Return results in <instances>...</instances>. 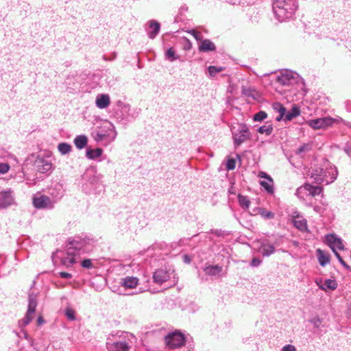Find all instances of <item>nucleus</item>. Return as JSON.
<instances>
[{
    "mask_svg": "<svg viewBox=\"0 0 351 351\" xmlns=\"http://www.w3.org/2000/svg\"><path fill=\"white\" fill-rule=\"evenodd\" d=\"M208 70L210 76L214 77L218 73L222 71L223 68L221 66H208Z\"/></svg>",
    "mask_w": 351,
    "mask_h": 351,
    "instance_id": "nucleus-40",
    "label": "nucleus"
},
{
    "mask_svg": "<svg viewBox=\"0 0 351 351\" xmlns=\"http://www.w3.org/2000/svg\"><path fill=\"white\" fill-rule=\"evenodd\" d=\"M222 270V267L218 265H208L203 268V271L206 276L215 278L220 277Z\"/></svg>",
    "mask_w": 351,
    "mask_h": 351,
    "instance_id": "nucleus-17",
    "label": "nucleus"
},
{
    "mask_svg": "<svg viewBox=\"0 0 351 351\" xmlns=\"http://www.w3.org/2000/svg\"><path fill=\"white\" fill-rule=\"evenodd\" d=\"M267 117V114L264 111H259L258 112L256 113L254 115L253 120L254 121H262L265 119H266Z\"/></svg>",
    "mask_w": 351,
    "mask_h": 351,
    "instance_id": "nucleus-44",
    "label": "nucleus"
},
{
    "mask_svg": "<svg viewBox=\"0 0 351 351\" xmlns=\"http://www.w3.org/2000/svg\"><path fill=\"white\" fill-rule=\"evenodd\" d=\"M95 104L97 107L100 109L106 108L110 104L109 95L106 94H101L97 95Z\"/></svg>",
    "mask_w": 351,
    "mask_h": 351,
    "instance_id": "nucleus-20",
    "label": "nucleus"
},
{
    "mask_svg": "<svg viewBox=\"0 0 351 351\" xmlns=\"http://www.w3.org/2000/svg\"><path fill=\"white\" fill-rule=\"evenodd\" d=\"M260 184L265 189V190L269 194H273L274 192V186H273V180L271 181H261Z\"/></svg>",
    "mask_w": 351,
    "mask_h": 351,
    "instance_id": "nucleus-36",
    "label": "nucleus"
},
{
    "mask_svg": "<svg viewBox=\"0 0 351 351\" xmlns=\"http://www.w3.org/2000/svg\"><path fill=\"white\" fill-rule=\"evenodd\" d=\"M314 210L319 214H322L324 213V208L319 206H315L313 207Z\"/></svg>",
    "mask_w": 351,
    "mask_h": 351,
    "instance_id": "nucleus-58",
    "label": "nucleus"
},
{
    "mask_svg": "<svg viewBox=\"0 0 351 351\" xmlns=\"http://www.w3.org/2000/svg\"><path fill=\"white\" fill-rule=\"evenodd\" d=\"M317 252H319L318 259L319 264L322 266H325L330 261L328 256L323 254L320 250H318Z\"/></svg>",
    "mask_w": 351,
    "mask_h": 351,
    "instance_id": "nucleus-41",
    "label": "nucleus"
},
{
    "mask_svg": "<svg viewBox=\"0 0 351 351\" xmlns=\"http://www.w3.org/2000/svg\"><path fill=\"white\" fill-rule=\"evenodd\" d=\"M308 149V145H303L302 146H301L298 149V154H301L302 152H306Z\"/></svg>",
    "mask_w": 351,
    "mask_h": 351,
    "instance_id": "nucleus-57",
    "label": "nucleus"
},
{
    "mask_svg": "<svg viewBox=\"0 0 351 351\" xmlns=\"http://www.w3.org/2000/svg\"><path fill=\"white\" fill-rule=\"evenodd\" d=\"M327 244L330 246L332 252L337 251L336 249L343 250L344 245L341 238L337 237L335 234H329L326 236Z\"/></svg>",
    "mask_w": 351,
    "mask_h": 351,
    "instance_id": "nucleus-14",
    "label": "nucleus"
},
{
    "mask_svg": "<svg viewBox=\"0 0 351 351\" xmlns=\"http://www.w3.org/2000/svg\"><path fill=\"white\" fill-rule=\"evenodd\" d=\"M333 252H334L335 256L337 257V258L338 259V261H339V263L341 262V260H343L342 258V257L340 256L339 252H337V251H335Z\"/></svg>",
    "mask_w": 351,
    "mask_h": 351,
    "instance_id": "nucleus-62",
    "label": "nucleus"
},
{
    "mask_svg": "<svg viewBox=\"0 0 351 351\" xmlns=\"http://www.w3.org/2000/svg\"><path fill=\"white\" fill-rule=\"evenodd\" d=\"M160 29V24L156 20H150L146 24L145 30L149 38L154 39Z\"/></svg>",
    "mask_w": 351,
    "mask_h": 351,
    "instance_id": "nucleus-16",
    "label": "nucleus"
},
{
    "mask_svg": "<svg viewBox=\"0 0 351 351\" xmlns=\"http://www.w3.org/2000/svg\"><path fill=\"white\" fill-rule=\"evenodd\" d=\"M295 195L302 200H305L308 197V191L304 184L297 189Z\"/></svg>",
    "mask_w": 351,
    "mask_h": 351,
    "instance_id": "nucleus-35",
    "label": "nucleus"
},
{
    "mask_svg": "<svg viewBox=\"0 0 351 351\" xmlns=\"http://www.w3.org/2000/svg\"><path fill=\"white\" fill-rule=\"evenodd\" d=\"M258 132L260 134H265L266 135H270L273 132V127L271 125H264L258 128Z\"/></svg>",
    "mask_w": 351,
    "mask_h": 351,
    "instance_id": "nucleus-39",
    "label": "nucleus"
},
{
    "mask_svg": "<svg viewBox=\"0 0 351 351\" xmlns=\"http://www.w3.org/2000/svg\"><path fill=\"white\" fill-rule=\"evenodd\" d=\"M152 278L154 282L158 285H162L169 280L171 278H173L172 280L173 285L178 281L177 278L175 277L173 271L162 268L156 270L153 274Z\"/></svg>",
    "mask_w": 351,
    "mask_h": 351,
    "instance_id": "nucleus-9",
    "label": "nucleus"
},
{
    "mask_svg": "<svg viewBox=\"0 0 351 351\" xmlns=\"http://www.w3.org/2000/svg\"><path fill=\"white\" fill-rule=\"evenodd\" d=\"M306 191H308V195L311 197H314L317 195H319L323 192V187L319 186H313L311 184H304Z\"/></svg>",
    "mask_w": 351,
    "mask_h": 351,
    "instance_id": "nucleus-28",
    "label": "nucleus"
},
{
    "mask_svg": "<svg viewBox=\"0 0 351 351\" xmlns=\"http://www.w3.org/2000/svg\"><path fill=\"white\" fill-rule=\"evenodd\" d=\"M49 197L51 199L57 204L64 195V189L62 185L56 183L53 186L49 189Z\"/></svg>",
    "mask_w": 351,
    "mask_h": 351,
    "instance_id": "nucleus-15",
    "label": "nucleus"
},
{
    "mask_svg": "<svg viewBox=\"0 0 351 351\" xmlns=\"http://www.w3.org/2000/svg\"><path fill=\"white\" fill-rule=\"evenodd\" d=\"M310 322L314 326L315 328H318L322 324V319L318 316H315L310 320Z\"/></svg>",
    "mask_w": 351,
    "mask_h": 351,
    "instance_id": "nucleus-45",
    "label": "nucleus"
},
{
    "mask_svg": "<svg viewBox=\"0 0 351 351\" xmlns=\"http://www.w3.org/2000/svg\"><path fill=\"white\" fill-rule=\"evenodd\" d=\"M65 315L69 320H74L75 319L74 311L71 308L66 309Z\"/></svg>",
    "mask_w": 351,
    "mask_h": 351,
    "instance_id": "nucleus-49",
    "label": "nucleus"
},
{
    "mask_svg": "<svg viewBox=\"0 0 351 351\" xmlns=\"http://www.w3.org/2000/svg\"><path fill=\"white\" fill-rule=\"evenodd\" d=\"M116 136L115 128L110 122H106L99 130L93 133L94 140L105 146L114 141Z\"/></svg>",
    "mask_w": 351,
    "mask_h": 351,
    "instance_id": "nucleus-4",
    "label": "nucleus"
},
{
    "mask_svg": "<svg viewBox=\"0 0 351 351\" xmlns=\"http://www.w3.org/2000/svg\"><path fill=\"white\" fill-rule=\"evenodd\" d=\"M238 201L240 204V206L243 209H247L250 207V201L249 198L247 196H244L242 195H239L238 196Z\"/></svg>",
    "mask_w": 351,
    "mask_h": 351,
    "instance_id": "nucleus-37",
    "label": "nucleus"
},
{
    "mask_svg": "<svg viewBox=\"0 0 351 351\" xmlns=\"http://www.w3.org/2000/svg\"><path fill=\"white\" fill-rule=\"evenodd\" d=\"M215 49V45L209 39H202L199 45V51L202 52L213 51Z\"/></svg>",
    "mask_w": 351,
    "mask_h": 351,
    "instance_id": "nucleus-22",
    "label": "nucleus"
},
{
    "mask_svg": "<svg viewBox=\"0 0 351 351\" xmlns=\"http://www.w3.org/2000/svg\"><path fill=\"white\" fill-rule=\"evenodd\" d=\"M103 150L101 148H96L95 149H88L86 152V156L88 159L95 160L101 156Z\"/></svg>",
    "mask_w": 351,
    "mask_h": 351,
    "instance_id": "nucleus-31",
    "label": "nucleus"
},
{
    "mask_svg": "<svg viewBox=\"0 0 351 351\" xmlns=\"http://www.w3.org/2000/svg\"><path fill=\"white\" fill-rule=\"evenodd\" d=\"M189 33L193 35V36L197 40L202 41V36L199 32H197L195 29H191L189 31Z\"/></svg>",
    "mask_w": 351,
    "mask_h": 351,
    "instance_id": "nucleus-47",
    "label": "nucleus"
},
{
    "mask_svg": "<svg viewBox=\"0 0 351 351\" xmlns=\"http://www.w3.org/2000/svg\"><path fill=\"white\" fill-rule=\"evenodd\" d=\"M300 114V108L294 105L293 106L291 110L285 112V115L283 117V120L285 121H291L293 119L297 117Z\"/></svg>",
    "mask_w": 351,
    "mask_h": 351,
    "instance_id": "nucleus-26",
    "label": "nucleus"
},
{
    "mask_svg": "<svg viewBox=\"0 0 351 351\" xmlns=\"http://www.w3.org/2000/svg\"><path fill=\"white\" fill-rule=\"evenodd\" d=\"M262 263V260L258 258H253L252 259V261L250 263V265L252 267H258Z\"/></svg>",
    "mask_w": 351,
    "mask_h": 351,
    "instance_id": "nucleus-51",
    "label": "nucleus"
},
{
    "mask_svg": "<svg viewBox=\"0 0 351 351\" xmlns=\"http://www.w3.org/2000/svg\"><path fill=\"white\" fill-rule=\"evenodd\" d=\"M81 265L82 267L85 269H92L93 268V265L92 263V261L90 259H84L81 262Z\"/></svg>",
    "mask_w": 351,
    "mask_h": 351,
    "instance_id": "nucleus-46",
    "label": "nucleus"
},
{
    "mask_svg": "<svg viewBox=\"0 0 351 351\" xmlns=\"http://www.w3.org/2000/svg\"><path fill=\"white\" fill-rule=\"evenodd\" d=\"M242 94L247 97L255 98L256 92L255 89L252 87L242 86Z\"/></svg>",
    "mask_w": 351,
    "mask_h": 351,
    "instance_id": "nucleus-38",
    "label": "nucleus"
},
{
    "mask_svg": "<svg viewBox=\"0 0 351 351\" xmlns=\"http://www.w3.org/2000/svg\"><path fill=\"white\" fill-rule=\"evenodd\" d=\"M298 8L296 0H274L273 2L274 15L280 22L291 19Z\"/></svg>",
    "mask_w": 351,
    "mask_h": 351,
    "instance_id": "nucleus-3",
    "label": "nucleus"
},
{
    "mask_svg": "<svg viewBox=\"0 0 351 351\" xmlns=\"http://www.w3.org/2000/svg\"><path fill=\"white\" fill-rule=\"evenodd\" d=\"M45 323V320L42 316H39L37 319L38 325H42Z\"/></svg>",
    "mask_w": 351,
    "mask_h": 351,
    "instance_id": "nucleus-61",
    "label": "nucleus"
},
{
    "mask_svg": "<svg viewBox=\"0 0 351 351\" xmlns=\"http://www.w3.org/2000/svg\"><path fill=\"white\" fill-rule=\"evenodd\" d=\"M14 204L13 191L10 189L0 192V208H6Z\"/></svg>",
    "mask_w": 351,
    "mask_h": 351,
    "instance_id": "nucleus-12",
    "label": "nucleus"
},
{
    "mask_svg": "<svg viewBox=\"0 0 351 351\" xmlns=\"http://www.w3.org/2000/svg\"><path fill=\"white\" fill-rule=\"evenodd\" d=\"M122 112L127 114L126 119L128 121H130L131 119H134L136 118L140 114L141 109L139 108H131V107L128 105H125L122 108Z\"/></svg>",
    "mask_w": 351,
    "mask_h": 351,
    "instance_id": "nucleus-21",
    "label": "nucleus"
},
{
    "mask_svg": "<svg viewBox=\"0 0 351 351\" xmlns=\"http://www.w3.org/2000/svg\"><path fill=\"white\" fill-rule=\"evenodd\" d=\"M165 342L170 349L179 348L184 344L186 338L180 332L175 331L165 336Z\"/></svg>",
    "mask_w": 351,
    "mask_h": 351,
    "instance_id": "nucleus-8",
    "label": "nucleus"
},
{
    "mask_svg": "<svg viewBox=\"0 0 351 351\" xmlns=\"http://www.w3.org/2000/svg\"><path fill=\"white\" fill-rule=\"evenodd\" d=\"M58 149L62 155H66L71 152L72 147L67 143H60L58 145Z\"/></svg>",
    "mask_w": 351,
    "mask_h": 351,
    "instance_id": "nucleus-34",
    "label": "nucleus"
},
{
    "mask_svg": "<svg viewBox=\"0 0 351 351\" xmlns=\"http://www.w3.org/2000/svg\"><path fill=\"white\" fill-rule=\"evenodd\" d=\"M134 336L130 332H125L123 337L119 340L111 341L108 340L106 342V348L108 351H130Z\"/></svg>",
    "mask_w": 351,
    "mask_h": 351,
    "instance_id": "nucleus-5",
    "label": "nucleus"
},
{
    "mask_svg": "<svg viewBox=\"0 0 351 351\" xmlns=\"http://www.w3.org/2000/svg\"><path fill=\"white\" fill-rule=\"evenodd\" d=\"M333 119H334V120H335V121H334V123H339V122H341V123H343V121H346L345 120H343L342 118H341V117H337V118H336V119H335V118H333Z\"/></svg>",
    "mask_w": 351,
    "mask_h": 351,
    "instance_id": "nucleus-63",
    "label": "nucleus"
},
{
    "mask_svg": "<svg viewBox=\"0 0 351 351\" xmlns=\"http://www.w3.org/2000/svg\"><path fill=\"white\" fill-rule=\"evenodd\" d=\"M36 306V295L34 293L29 294L27 311L25 314V316L19 322V326L21 328L29 324L33 319Z\"/></svg>",
    "mask_w": 351,
    "mask_h": 351,
    "instance_id": "nucleus-7",
    "label": "nucleus"
},
{
    "mask_svg": "<svg viewBox=\"0 0 351 351\" xmlns=\"http://www.w3.org/2000/svg\"><path fill=\"white\" fill-rule=\"evenodd\" d=\"M338 176L337 167L325 160L319 167H312L306 172V176L318 184H330L335 182Z\"/></svg>",
    "mask_w": 351,
    "mask_h": 351,
    "instance_id": "nucleus-1",
    "label": "nucleus"
},
{
    "mask_svg": "<svg viewBox=\"0 0 351 351\" xmlns=\"http://www.w3.org/2000/svg\"><path fill=\"white\" fill-rule=\"evenodd\" d=\"M73 143L78 149H82L87 145L88 138L86 135L84 134L77 135L74 138Z\"/></svg>",
    "mask_w": 351,
    "mask_h": 351,
    "instance_id": "nucleus-27",
    "label": "nucleus"
},
{
    "mask_svg": "<svg viewBox=\"0 0 351 351\" xmlns=\"http://www.w3.org/2000/svg\"><path fill=\"white\" fill-rule=\"evenodd\" d=\"M275 247L273 245L263 243L260 247V252L263 256H269L274 254Z\"/></svg>",
    "mask_w": 351,
    "mask_h": 351,
    "instance_id": "nucleus-29",
    "label": "nucleus"
},
{
    "mask_svg": "<svg viewBox=\"0 0 351 351\" xmlns=\"http://www.w3.org/2000/svg\"><path fill=\"white\" fill-rule=\"evenodd\" d=\"M334 119L328 116L322 118L311 119L307 124L314 130L326 129L334 124Z\"/></svg>",
    "mask_w": 351,
    "mask_h": 351,
    "instance_id": "nucleus-11",
    "label": "nucleus"
},
{
    "mask_svg": "<svg viewBox=\"0 0 351 351\" xmlns=\"http://www.w3.org/2000/svg\"><path fill=\"white\" fill-rule=\"evenodd\" d=\"M181 44L182 45L183 49L185 51H189L192 47L191 42L186 37L182 38Z\"/></svg>",
    "mask_w": 351,
    "mask_h": 351,
    "instance_id": "nucleus-43",
    "label": "nucleus"
},
{
    "mask_svg": "<svg viewBox=\"0 0 351 351\" xmlns=\"http://www.w3.org/2000/svg\"><path fill=\"white\" fill-rule=\"evenodd\" d=\"M273 108L276 111L279 112V115L276 118V121H280L282 120L285 115L286 108L279 102L274 103Z\"/></svg>",
    "mask_w": 351,
    "mask_h": 351,
    "instance_id": "nucleus-32",
    "label": "nucleus"
},
{
    "mask_svg": "<svg viewBox=\"0 0 351 351\" xmlns=\"http://www.w3.org/2000/svg\"><path fill=\"white\" fill-rule=\"evenodd\" d=\"M259 213L262 217L266 219H274L275 217V214L273 212L269 211L265 209H261Z\"/></svg>",
    "mask_w": 351,
    "mask_h": 351,
    "instance_id": "nucleus-42",
    "label": "nucleus"
},
{
    "mask_svg": "<svg viewBox=\"0 0 351 351\" xmlns=\"http://www.w3.org/2000/svg\"><path fill=\"white\" fill-rule=\"evenodd\" d=\"M86 177L88 183L92 186L95 192H100L104 188V185L102 184L103 176L101 174H97L95 173L91 174L87 173Z\"/></svg>",
    "mask_w": 351,
    "mask_h": 351,
    "instance_id": "nucleus-13",
    "label": "nucleus"
},
{
    "mask_svg": "<svg viewBox=\"0 0 351 351\" xmlns=\"http://www.w3.org/2000/svg\"><path fill=\"white\" fill-rule=\"evenodd\" d=\"M10 166L7 163H0V173H5L9 171Z\"/></svg>",
    "mask_w": 351,
    "mask_h": 351,
    "instance_id": "nucleus-50",
    "label": "nucleus"
},
{
    "mask_svg": "<svg viewBox=\"0 0 351 351\" xmlns=\"http://www.w3.org/2000/svg\"><path fill=\"white\" fill-rule=\"evenodd\" d=\"M340 263L342 265V266H343L345 269H348V270H349V271H351V267H350V266H349V265H348V264H347V263H346L343 260H341Z\"/></svg>",
    "mask_w": 351,
    "mask_h": 351,
    "instance_id": "nucleus-59",
    "label": "nucleus"
},
{
    "mask_svg": "<svg viewBox=\"0 0 351 351\" xmlns=\"http://www.w3.org/2000/svg\"><path fill=\"white\" fill-rule=\"evenodd\" d=\"M36 167L38 172L45 173L51 170L52 164L46 160L41 159L36 161Z\"/></svg>",
    "mask_w": 351,
    "mask_h": 351,
    "instance_id": "nucleus-23",
    "label": "nucleus"
},
{
    "mask_svg": "<svg viewBox=\"0 0 351 351\" xmlns=\"http://www.w3.org/2000/svg\"><path fill=\"white\" fill-rule=\"evenodd\" d=\"M343 151L346 152V154L349 156L351 157V143H346L344 147Z\"/></svg>",
    "mask_w": 351,
    "mask_h": 351,
    "instance_id": "nucleus-52",
    "label": "nucleus"
},
{
    "mask_svg": "<svg viewBox=\"0 0 351 351\" xmlns=\"http://www.w3.org/2000/svg\"><path fill=\"white\" fill-rule=\"evenodd\" d=\"M121 285L125 288L133 289L138 284V279L134 276H127L121 279Z\"/></svg>",
    "mask_w": 351,
    "mask_h": 351,
    "instance_id": "nucleus-24",
    "label": "nucleus"
},
{
    "mask_svg": "<svg viewBox=\"0 0 351 351\" xmlns=\"http://www.w3.org/2000/svg\"><path fill=\"white\" fill-rule=\"evenodd\" d=\"M96 243V240L87 234H80L68 239L66 242L67 252L69 254L77 256L89 254L93 252Z\"/></svg>",
    "mask_w": 351,
    "mask_h": 351,
    "instance_id": "nucleus-2",
    "label": "nucleus"
},
{
    "mask_svg": "<svg viewBox=\"0 0 351 351\" xmlns=\"http://www.w3.org/2000/svg\"><path fill=\"white\" fill-rule=\"evenodd\" d=\"M316 284L317 285V286L319 287L320 286L323 285L324 284L322 283V279H317L316 281H315Z\"/></svg>",
    "mask_w": 351,
    "mask_h": 351,
    "instance_id": "nucleus-64",
    "label": "nucleus"
},
{
    "mask_svg": "<svg viewBox=\"0 0 351 351\" xmlns=\"http://www.w3.org/2000/svg\"><path fill=\"white\" fill-rule=\"evenodd\" d=\"M236 167V161L233 158H230L227 161L226 168L228 170H233Z\"/></svg>",
    "mask_w": 351,
    "mask_h": 351,
    "instance_id": "nucleus-48",
    "label": "nucleus"
},
{
    "mask_svg": "<svg viewBox=\"0 0 351 351\" xmlns=\"http://www.w3.org/2000/svg\"><path fill=\"white\" fill-rule=\"evenodd\" d=\"M282 351H296V348L292 345H286L282 348Z\"/></svg>",
    "mask_w": 351,
    "mask_h": 351,
    "instance_id": "nucleus-54",
    "label": "nucleus"
},
{
    "mask_svg": "<svg viewBox=\"0 0 351 351\" xmlns=\"http://www.w3.org/2000/svg\"><path fill=\"white\" fill-rule=\"evenodd\" d=\"M59 276L61 278H65V279H69V278H71L72 277V275L71 274L65 272V271L60 272L59 273Z\"/></svg>",
    "mask_w": 351,
    "mask_h": 351,
    "instance_id": "nucleus-56",
    "label": "nucleus"
},
{
    "mask_svg": "<svg viewBox=\"0 0 351 351\" xmlns=\"http://www.w3.org/2000/svg\"><path fill=\"white\" fill-rule=\"evenodd\" d=\"M75 256H77V255L69 254L66 251L60 258L61 263L66 267H72L76 263Z\"/></svg>",
    "mask_w": 351,
    "mask_h": 351,
    "instance_id": "nucleus-25",
    "label": "nucleus"
},
{
    "mask_svg": "<svg viewBox=\"0 0 351 351\" xmlns=\"http://www.w3.org/2000/svg\"><path fill=\"white\" fill-rule=\"evenodd\" d=\"M258 177L261 178L267 179L269 181H271V178L267 175L265 172L260 171L258 173Z\"/></svg>",
    "mask_w": 351,
    "mask_h": 351,
    "instance_id": "nucleus-55",
    "label": "nucleus"
},
{
    "mask_svg": "<svg viewBox=\"0 0 351 351\" xmlns=\"http://www.w3.org/2000/svg\"><path fill=\"white\" fill-rule=\"evenodd\" d=\"M22 332L23 334L24 338L27 339L31 343V345H34V339L30 337L25 330H22Z\"/></svg>",
    "mask_w": 351,
    "mask_h": 351,
    "instance_id": "nucleus-53",
    "label": "nucleus"
},
{
    "mask_svg": "<svg viewBox=\"0 0 351 351\" xmlns=\"http://www.w3.org/2000/svg\"><path fill=\"white\" fill-rule=\"evenodd\" d=\"M165 56L169 62H173L180 58V56L176 54V51L173 47H170L165 51Z\"/></svg>",
    "mask_w": 351,
    "mask_h": 351,
    "instance_id": "nucleus-33",
    "label": "nucleus"
},
{
    "mask_svg": "<svg viewBox=\"0 0 351 351\" xmlns=\"http://www.w3.org/2000/svg\"><path fill=\"white\" fill-rule=\"evenodd\" d=\"M32 203L36 208L44 210H51L56 205L50 197L40 194L33 197Z\"/></svg>",
    "mask_w": 351,
    "mask_h": 351,
    "instance_id": "nucleus-10",
    "label": "nucleus"
},
{
    "mask_svg": "<svg viewBox=\"0 0 351 351\" xmlns=\"http://www.w3.org/2000/svg\"><path fill=\"white\" fill-rule=\"evenodd\" d=\"M294 75L293 72L286 71L277 77L276 81L282 85L289 86L293 83Z\"/></svg>",
    "mask_w": 351,
    "mask_h": 351,
    "instance_id": "nucleus-18",
    "label": "nucleus"
},
{
    "mask_svg": "<svg viewBox=\"0 0 351 351\" xmlns=\"http://www.w3.org/2000/svg\"><path fill=\"white\" fill-rule=\"evenodd\" d=\"M293 226L302 232H307L308 226H307V221L302 216L297 215L293 218Z\"/></svg>",
    "mask_w": 351,
    "mask_h": 351,
    "instance_id": "nucleus-19",
    "label": "nucleus"
},
{
    "mask_svg": "<svg viewBox=\"0 0 351 351\" xmlns=\"http://www.w3.org/2000/svg\"><path fill=\"white\" fill-rule=\"evenodd\" d=\"M234 145L236 147L240 146L242 143L252 137L251 132L245 123H239L237 128L232 130Z\"/></svg>",
    "mask_w": 351,
    "mask_h": 351,
    "instance_id": "nucleus-6",
    "label": "nucleus"
},
{
    "mask_svg": "<svg viewBox=\"0 0 351 351\" xmlns=\"http://www.w3.org/2000/svg\"><path fill=\"white\" fill-rule=\"evenodd\" d=\"M183 261H184V262L185 263L189 264V263H191V258H190V256H188V255H184V256H183Z\"/></svg>",
    "mask_w": 351,
    "mask_h": 351,
    "instance_id": "nucleus-60",
    "label": "nucleus"
},
{
    "mask_svg": "<svg viewBox=\"0 0 351 351\" xmlns=\"http://www.w3.org/2000/svg\"><path fill=\"white\" fill-rule=\"evenodd\" d=\"M337 287V283L335 280L327 279L324 281L323 285L319 287V289L323 291L331 290L333 291Z\"/></svg>",
    "mask_w": 351,
    "mask_h": 351,
    "instance_id": "nucleus-30",
    "label": "nucleus"
}]
</instances>
